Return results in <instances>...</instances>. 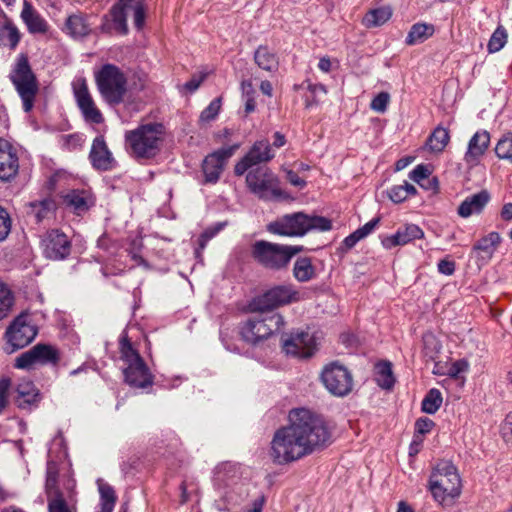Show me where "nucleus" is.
I'll list each match as a JSON object with an SVG mask.
<instances>
[{"label":"nucleus","instance_id":"nucleus-8","mask_svg":"<svg viewBox=\"0 0 512 512\" xmlns=\"http://www.w3.org/2000/svg\"><path fill=\"white\" fill-rule=\"evenodd\" d=\"M303 250L301 246L279 245L257 241L252 246V257L266 268L280 270L287 267L292 257Z\"/></svg>","mask_w":512,"mask_h":512},{"label":"nucleus","instance_id":"nucleus-34","mask_svg":"<svg viewBox=\"0 0 512 512\" xmlns=\"http://www.w3.org/2000/svg\"><path fill=\"white\" fill-rule=\"evenodd\" d=\"M64 203L76 212H82L93 204V198L86 191H70L63 196Z\"/></svg>","mask_w":512,"mask_h":512},{"label":"nucleus","instance_id":"nucleus-5","mask_svg":"<svg viewBox=\"0 0 512 512\" xmlns=\"http://www.w3.org/2000/svg\"><path fill=\"white\" fill-rule=\"evenodd\" d=\"M332 222L323 216H309L302 212L284 215L267 225V230L275 235L301 237L312 230L329 231Z\"/></svg>","mask_w":512,"mask_h":512},{"label":"nucleus","instance_id":"nucleus-55","mask_svg":"<svg viewBox=\"0 0 512 512\" xmlns=\"http://www.w3.org/2000/svg\"><path fill=\"white\" fill-rule=\"evenodd\" d=\"M389 101L390 95L387 92H381L372 99L370 107L376 112L384 113L387 110Z\"/></svg>","mask_w":512,"mask_h":512},{"label":"nucleus","instance_id":"nucleus-45","mask_svg":"<svg viewBox=\"0 0 512 512\" xmlns=\"http://www.w3.org/2000/svg\"><path fill=\"white\" fill-rule=\"evenodd\" d=\"M376 381L383 389H391L394 386L395 378L391 363L382 362L376 365Z\"/></svg>","mask_w":512,"mask_h":512},{"label":"nucleus","instance_id":"nucleus-21","mask_svg":"<svg viewBox=\"0 0 512 512\" xmlns=\"http://www.w3.org/2000/svg\"><path fill=\"white\" fill-rule=\"evenodd\" d=\"M424 237V231L418 225L410 223L398 229L394 234L384 236L381 239V244L385 249L390 250L396 246H404Z\"/></svg>","mask_w":512,"mask_h":512},{"label":"nucleus","instance_id":"nucleus-32","mask_svg":"<svg viewBox=\"0 0 512 512\" xmlns=\"http://www.w3.org/2000/svg\"><path fill=\"white\" fill-rule=\"evenodd\" d=\"M254 60L257 66L270 73H274L279 67L277 54L268 46H259L254 53Z\"/></svg>","mask_w":512,"mask_h":512},{"label":"nucleus","instance_id":"nucleus-38","mask_svg":"<svg viewBox=\"0 0 512 512\" xmlns=\"http://www.w3.org/2000/svg\"><path fill=\"white\" fill-rule=\"evenodd\" d=\"M468 366V362L463 359L457 361H447L445 363H436L433 369V373L436 375L456 378L460 373L467 371Z\"/></svg>","mask_w":512,"mask_h":512},{"label":"nucleus","instance_id":"nucleus-64","mask_svg":"<svg viewBox=\"0 0 512 512\" xmlns=\"http://www.w3.org/2000/svg\"><path fill=\"white\" fill-rule=\"evenodd\" d=\"M308 90L314 96H317L318 94L325 95L327 93L326 87L322 84H309Z\"/></svg>","mask_w":512,"mask_h":512},{"label":"nucleus","instance_id":"nucleus-40","mask_svg":"<svg viewBox=\"0 0 512 512\" xmlns=\"http://www.w3.org/2000/svg\"><path fill=\"white\" fill-rule=\"evenodd\" d=\"M65 32L74 38H80L89 33V26L82 15L74 14L67 18Z\"/></svg>","mask_w":512,"mask_h":512},{"label":"nucleus","instance_id":"nucleus-26","mask_svg":"<svg viewBox=\"0 0 512 512\" xmlns=\"http://www.w3.org/2000/svg\"><path fill=\"white\" fill-rule=\"evenodd\" d=\"M125 381L132 387L146 388L153 383V377L144 362L129 365L124 370Z\"/></svg>","mask_w":512,"mask_h":512},{"label":"nucleus","instance_id":"nucleus-63","mask_svg":"<svg viewBox=\"0 0 512 512\" xmlns=\"http://www.w3.org/2000/svg\"><path fill=\"white\" fill-rule=\"evenodd\" d=\"M241 90L245 98L254 97V87L250 81H243L241 83Z\"/></svg>","mask_w":512,"mask_h":512},{"label":"nucleus","instance_id":"nucleus-60","mask_svg":"<svg viewBox=\"0 0 512 512\" xmlns=\"http://www.w3.org/2000/svg\"><path fill=\"white\" fill-rule=\"evenodd\" d=\"M424 341L427 349H433L437 352L441 348L439 340L432 334L426 335Z\"/></svg>","mask_w":512,"mask_h":512},{"label":"nucleus","instance_id":"nucleus-12","mask_svg":"<svg viewBox=\"0 0 512 512\" xmlns=\"http://www.w3.org/2000/svg\"><path fill=\"white\" fill-rule=\"evenodd\" d=\"M324 387L333 395L343 397L353 389V376L347 367L339 362L326 364L320 374Z\"/></svg>","mask_w":512,"mask_h":512},{"label":"nucleus","instance_id":"nucleus-54","mask_svg":"<svg viewBox=\"0 0 512 512\" xmlns=\"http://www.w3.org/2000/svg\"><path fill=\"white\" fill-rule=\"evenodd\" d=\"M12 220L9 213L0 206V242L7 239L10 234Z\"/></svg>","mask_w":512,"mask_h":512},{"label":"nucleus","instance_id":"nucleus-61","mask_svg":"<svg viewBox=\"0 0 512 512\" xmlns=\"http://www.w3.org/2000/svg\"><path fill=\"white\" fill-rule=\"evenodd\" d=\"M501 219L505 222L512 221V203H506L503 205L500 212Z\"/></svg>","mask_w":512,"mask_h":512},{"label":"nucleus","instance_id":"nucleus-3","mask_svg":"<svg viewBox=\"0 0 512 512\" xmlns=\"http://www.w3.org/2000/svg\"><path fill=\"white\" fill-rule=\"evenodd\" d=\"M427 488L438 505L452 506L462 492V480L457 468L450 461L438 462L429 476Z\"/></svg>","mask_w":512,"mask_h":512},{"label":"nucleus","instance_id":"nucleus-22","mask_svg":"<svg viewBox=\"0 0 512 512\" xmlns=\"http://www.w3.org/2000/svg\"><path fill=\"white\" fill-rule=\"evenodd\" d=\"M489 144L490 134L486 130L477 131L468 143L464 157L466 163L471 166L476 165L487 151Z\"/></svg>","mask_w":512,"mask_h":512},{"label":"nucleus","instance_id":"nucleus-59","mask_svg":"<svg viewBox=\"0 0 512 512\" xmlns=\"http://www.w3.org/2000/svg\"><path fill=\"white\" fill-rule=\"evenodd\" d=\"M286 176H287V179L288 181L295 187H298V188H304L306 186V182L305 180H303L301 177H299V175L292 171V170H288L286 172Z\"/></svg>","mask_w":512,"mask_h":512},{"label":"nucleus","instance_id":"nucleus-51","mask_svg":"<svg viewBox=\"0 0 512 512\" xmlns=\"http://www.w3.org/2000/svg\"><path fill=\"white\" fill-rule=\"evenodd\" d=\"M222 109V97H217L201 112L199 121L209 123L217 118Z\"/></svg>","mask_w":512,"mask_h":512},{"label":"nucleus","instance_id":"nucleus-20","mask_svg":"<svg viewBox=\"0 0 512 512\" xmlns=\"http://www.w3.org/2000/svg\"><path fill=\"white\" fill-rule=\"evenodd\" d=\"M42 247L45 256L51 260L64 259L70 252L67 236L58 230H52L44 236Z\"/></svg>","mask_w":512,"mask_h":512},{"label":"nucleus","instance_id":"nucleus-44","mask_svg":"<svg viewBox=\"0 0 512 512\" xmlns=\"http://www.w3.org/2000/svg\"><path fill=\"white\" fill-rule=\"evenodd\" d=\"M15 297L10 287L0 280V322L13 311Z\"/></svg>","mask_w":512,"mask_h":512},{"label":"nucleus","instance_id":"nucleus-48","mask_svg":"<svg viewBox=\"0 0 512 512\" xmlns=\"http://www.w3.org/2000/svg\"><path fill=\"white\" fill-rule=\"evenodd\" d=\"M120 353L121 358L129 365H135L144 362L138 352L133 348L131 342L126 335H123L120 340Z\"/></svg>","mask_w":512,"mask_h":512},{"label":"nucleus","instance_id":"nucleus-28","mask_svg":"<svg viewBox=\"0 0 512 512\" xmlns=\"http://www.w3.org/2000/svg\"><path fill=\"white\" fill-rule=\"evenodd\" d=\"M265 299L272 306H282L299 301L300 296L291 286H277L266 292Z\"/></svg>","mask_w":512,"mask_h":512},{"label":"nucleus","instance_id":"nucleus-57","mask_svg":"<svg viewBox=\"0 0 512 512\" xmlns=\"http://www.w3.org/2000/svg\"><path fill=\"white\" fill-rule=\"evenodd\" d=\"M223 227V224H218L215 227L209 228L201 235L200 238V245L203 248L205 244L213 238Z\"/></svg>","mask_w":512,"mask_h":512},{"label":"nucleus","instance_id":"nucleus-14","mask_svg":"<svg viewBox=\"0 0 512 512\" xmlns=\"http://www.w3.org/2000/svg\"><path fill=\"white\" fill-rule=\"evenodd\" d=\"M58 351L51 345L37 344L14 360V367L21 370H31L37 366L56 363Z\"/></svg>","mask_w":512,"mask_h":512},{"label":"nucleus","instance_id":"nucleus-23","mask_svg":"<svg viewBox=\"0 0 512 512\" xmlns=\"http://www.w3.org/2000/svg\"><path fill=\"white\" fill-rule=\"evenodd\" d=\"M501 242L502 236L500 233L492 231L481 237L473 246L472 251L476 254V257L479 261L482 263H487L493 258Z\"/></svg>","mask_w":512,"mask_h":512},{"label":"nucleus","instance_id":"nucleus-2","mask_svg":"<svg viewBox=\"0 0 512 512\" xmlns=\"http://www.w3.org/2000/svg\"><path fill=\"white\" fill-rule=\"evenodd\" d=\"M77 483L72 473L59 476L55 462L47 464L45 495L48 512H77Z\"/></svg>","mask_w":512,"mask_h":512},{"label":"nucleus","instance_id":"nucleus-17","mask_svg":"<svg viewBox=\"0 0 512 512\" xmlns=\"http://www.w3.org/2000/svg\"><path fill=\"white\" fill-rule=\"evenodd\" d=\"M280 321L279 316L267 319L247 321L241 328V337L250 344H257L267 339L273 332V326Z\"/></svg>","mask_w":512,"mask_h":512},{"label":"nucleus","instance_id":"nucleus-30","mask_svg":"<svg viewBox=\"0 0 512 512\" xmlns=\"http://www.w3.org/2000/svg\"><path fill=\"white\" fill-rule=\"evenodd\" d=\"M21 18L27 29L33 34H44L48 31L47 22L33 9L32 5L24 1Z\"/></svg>","mask_w":512,"mask_h":512},{"label":"nucleus","instance_id":"nucleus-24","mask_svg":"<svg viewBox=\"0 0 512 512\" xmlns=\"http://www.w3.org/2000/svg\"><path fill=\"white\" fill-rule=\"evenodd\" d=\"M90 159L94 167L100 170L112 168L114 159L103 136L96 137L92 143Z\"/></svg>","mask_w":512,"mask_h":512},{"label":"nucleus","instance_id":"nucleus-18","mask_svg":"<svg viewBox=\"0 0 512 512\" xmlns=\"http://www.w3.org/2000/svg\"><path fill=\"white\" fill-rule=\"evenodd\" d=\"M273 157L270 144L267 141H257L248 153L235 164L234 172L237 176H242L250 167L267 162Z\"/></svg>","mask_w":512,"mask_h":512},{"label":"nucleus","instance_id":"nucleus-27","mask_svg":"<svg viewBox=\"0 0 512 512\" xmlns=\"http://www.w3.org/2000/svg\"><path fill=\"white\" fill-rule=\"evenodd\" d=\"M450 142V131L443 126H437L427 138L424 149L432 155H440Z\"/></svg>","mask_w":512,"mask_h":512},{"label":"nucleus","instance_id":"nucleus-49","mask_svg":"<svg viewBox=\"0 0 512 512\" xmlns=\"http://www.w3.org/2000/svg\"><path fill=\"white\" fill-rule=\"evenodd\" d=\"M416 192L417 190L412 184L405 182L402 185L393 186L388 192V197L394 203H402Z\"/></svg>","mask_w":512,"mask_h":512},{"label":"nucleus","instance_id":"nucleus-46","mask_svg":"<svg viewBox=\"0 0 512 512\" xmlns=\"http://www.w3.org/2000/svg\"><path fill=\"white\" fill-rule=\"evenodd\" d=\"M434 427V422L429 418H419L415 423V435L410 446L411 453L418 452V446L423 442L422 436L429 433Z\"/></svg>","mask_w":512,"mask_h":512},{"label":"nucleus","instance_id":"nucleus-50","mask_svg":"<svg viewBox=\"0 0 512 512\" xmlns=\"http://www.w3.org/2000/svg\"><path fill=\"white\" fill-rule=\"evenodd\" d=\"M508 34L503 26H498L492 33L488 44L487 50L489 53H496L500 51L507 43Z\"/></svg>","mask_w":512,"mask_h":512},{"label":"nucleus","instance_id":"nucleus-19","mask_svg":"<svg viewBox=\"0 0 512 512\" xmlns=\"http://www.w3.org/2000/svg\"><path fill=\"white\" fill-rule=\"evenodd\" d=\"M20 163L16 148L0 138V180L11 181L19 173Z\"/></svg>","mask_w":512,"mask_h":512},{"label":"nucleus","instance_id":"nucleus-47","mask_svg":"<svg viewBox=\"0 0 512 512\" xmlns=\"http://www.w3.org/2000/svg\"><path fill=\"white\" fill-rule=\"evenodd\" d=\"M442 402L441 392L436 388H432L422 400V411L427 414H435L441 407Z\"/></svg>","mask_w":512,"mask_h":512},{"label":"nucleus","instance_id":"nucleus-16","mask_svg":"<svg viewBox=\"0 0 512 512\" xmlns=\"http://www.w3.org/2000/svg\"><path fill=\"white\" fill-rule=\"evenodd\" d=\"M239 147V144H234L230 147L214 151L205 157L202 163V170L206 183H216L218 181L226 161Z\"/></svg>","mask_w":512,"mask_h":512},{"label":"nucleus","instance_id":"nucleus-41","mask_svg":"<svg viewBox=\"0 0 512 512\" xmlns=\"http://www.w3.org/2000/svg\"><path fill=\"white\" fill-rule=\"evenodd\" d=\"M499 160L512 164V132H506L497 140L494 148Z\"/></svg>","mask_w":512,"mask_h":512},{"label":"nucleus","instance_id":"nucleus-9","mask_svg":"<svg viewBox=\"0 0 512 512\" xmlns=\"http://www.w3.org/2000/svg\"><path fill=\"white\" fill-rule=\"evenodd\" d=\"M10 79L22 99L24 110L30 112L38 93V83L27 55H18L10 73Z\"/></svg>","mask_w":512,"mask_h":512},{"label":"nucleus","instance_id":"nucleus-36","mask_svg":"<svg viewBox=\"0 0 512 512\" xmlns=\"http://www.w3.org/2000/svg\"><path fill=\"white\" fill-rule=\"evenodd\" d=\"M20 41L18 28L9 19L0 23V45L15 49Z\"/></svg>","mask_w":512,"mask_h":512},{"label":"nucleus","instance_id":"nucleus-10","mask_svg":"<svg viewBox=\"0 0 512 512\" xmlns=\"http://www.w3.org/2000/svg\"><path fill=\"white\" fill-rule=\"evenodd\" d=\"M37 328L32 324L28 314L21 313L7 326L4 333L6 351L15 353L28 346L37 336Z\"/></svg>","mask_w":512,"mask_h":512},{"label":"nucleus","instance_id":"nucleus-15","mask_svg":"<svg viewBox=\"0 0 512 512\" xmlns=\"http://www.w3.org/2000/svg\"><path fill=\"white\" fill-rule=\"evenodd\" d=\"M249 189L262 198L277 195L278 179L267 168H257L250 171L246 177Z\"/></svg>","mask_w":512,"mask_h":512},{"label":"nucleus","instance_id":"nucleus-1","mask_svg":"<svg viewBox=\"0 0 512 512\" xmlns=\"http://www.w3.org/2000/svg\"><path fill=\"white\" fill-rule=\"evenodd\" d=\"M289 424L278 429L271 441V457L279 464L298 460L332 442L324 419L306 408L289 412Z\"/></svg>","mask_w":512,"mask_h":512},{"label":"nucleus","instance_id":"nucleus-35","mask_svg":"<svg viewBox=\"0 0 512 512\" xmlns=\"http://www.w3.org/2000/svg\"><path fill=\"white\" fill-rule=\"evenodd\" d=\"M293 276L299 282H308L316 277V268L309 257L298 258L293 265Z\"/></svg>","mask_w":512,"mask_h":512},{"label":"nucleus","instance_id":"nucleus-4","mask_svg":"<svg viewBox=\"0 0 512 512\" xmlns=\"http://www.w3.org/2000/svg\"><path fill=\"white\" fill-rule=\"evenodd\" d=\"M166 130L160 123H148L125 133L127 149L135 158L154 157L165 139Z\"/></svg>","mask_w":512,"mask_h":512},{"label":"nucleus","instance_id":"nucleus-11","mask_svg":"<svg viewBox=\"0 0 512 512\" xmlns=\"http://www.w3.org/2000/svg\"><path fill=\"white\" fill-rule=\"evenodd\" d=\"M319 344V337L309 328L291 332L283 338L281 347L289 357L306 359L312 357Z\"/></svg>","mask_w":512,"mask_h":512},{"label":"nucleus","instance_id":"nucleus-56","mask_svg":"<svg viewBox=\"0 0 512 512\" xmlns=\"http://www.w3.org/2000/svg\"><path fill=\"white\" fill-rule=\"evenodd\" d=\"M501 437L506 444L512 445V412L508 413L500 428Z\"/></svg>","mask_w":512,"mask_h":512},{"label":"nucleus","instance_id":"nucleus-33","mask_svg":"<svg viewBox=\"0 0 512 512\" xmlns=\"http://www.w3.org/2000/svg\"><path fill=\"white\" fill-rule=\"evenodd\" d=\"M434 33L435 26L433 24L419 22L411 27L405 42L408 45L420 44L431 38Z\"/></svg>","mask_w":512,"mask_h":512},{"label":"nucleus","instance_id":"nucleus-37","mask_svg":"<svg viewBox=\"0 0 512 512\" xmlns=\"http://www.w3.org/2000/svg\"><path fill=\"white\" fill-rule=\"evenodd\" d=\"M97 486L100 495L98 512H113L117 500L114 489L103 480H98Z\"/></svg>","mask_w":512,"mask_h":512},{"label":"nucleus","instance_id":"nucleus-29","mask_svg":"<svg viewBox=\"0 0 512 512\" xmlns=\"http://www.w3.org/2000/svg\"><path fill=\"white\" fill-rule=\"evenodd\" d=\"M16 392V402L21 408L30 407L40 401V392L30 380L24 379L20 381L17 385Z\"/></svg>","mask_w":512,"mask_h":512},{"label":"nucleus","instance_id":"nucleus-6","mask_svg":"<svg viewBox=\"0 0 512 512\" xmlns=\"http://www.w3.org/2000/svg\"><path fill=\"white\" fill-rule=\"evenodd\" d=\"M133 13L134 25L142 30L145 25L146 7L142 0H117L109 13L104 16L102 31L109 34L126 35L128 33L127 15Z\"/></svg>","mask_w":512,"mask_h":512},{"label":"nucleus","instance_id":"nucleus-58","mask_svg":"<svg viewBox=\"0 0 512 512\" xmlns=\"http://www.w3.org/2000/svg\"><path fill=\"white\" fill-rule=\"evenodd\" d=\"M438 271L441 274L450 276L455 271V263L453 261H450V260H441L438 263Z\"/></svg>","mask_w":512,"mask_h":512},{"label":"nucleus","instance_id":"nucleus-31","mask_svg":"<svg viewBox=\"0 0 512 512\" xmlns=\"http://www.w3.org/2000/svg\"><path fill=\"white\" fill-rule=\"evenodd\" d=\"M433 169L424 164L417 165L411 172H410V179L419 184L423 189L430 190L433 193H436L439 188V183L437 178H429L432 174Z\"/></svg>","mask_w":512,"mask_h":512},{"label":"nucleus","instance_id":"nucleus-25","mask_svg":"<svg viewBox=\"0 0 512 512\" xmlns=\"http://www.w3.org/2000/svg\"><path fill=\"white\" fill-rule=\"evenodd\" d=\"M490 194L482 190L467 197L458 207V215L462 218H468L475 214H480L490 201Z\"/></svg>","mask_w":512,"mask_h":512},{"label":"nucleus","instance_id":"nucleus-52","mask_svg":"<svg viewBox=\"0 0 512 512\" xmlns=\"http://www.w3.org/2000/svg\"><path fill=\"white\" fill-rule=\"evenodd\" d=\"M31 214L35 216L37 221H41L51 214L54 210V204L50 200H43L30 205Z\"/></svg>","mask_w":512,"mask_h":512},{"label":"nucleus","instance_id":"nucleus-43","mask_svg":"<svg viewBox=\"0 0 512 512\" xmlns=\"http://www.w3.org/2000/svg\"><path fill=\"white\" fill-rule=\"evenodd\" d=\"M379 218L372 219L364 224L362 227L355 230L343 240V245L346 249L353 248L360 240L367 237L378 225Z\"/></svg>","mask_w":512,"mask_h":512},{"label":"nucleus","instance_id":"nucleus-7","mask_svg":"<svg viewBox=\"0 0 512 512\" xmlns=\"http://www.w3.org/2000/svg\"><path fill=\"white\" fill-rule=\"evenodd\" d=\"M97 90L105 103L119 105L128 93V83L124 72L116 65L104 64L94 72Z\"/></svg>","mask_w":512,"mask_h":512},{"label":"nucleus","instance_id":"nucleus-13","mask_svg":"<svg viewBox=\"0 0 512 512\" xmlns=\"http://www.w3.org/2000/svg\"><path fill=\"white\" fill-rule=\"evenodd\" d=\"M72 90L84 120L93 124L103 123L104 117L90 93L87 80L83 77H77L72 82Z\"/></svg>","mask_w":512,"mask_h":512},{"label":"nucleus","instance_id":"nucleus-42","mask_svg":"<svg viewBox=\"0 0 512 512\" xmlns=\"http://www.w3.org/2000/svg\"><path fill=\"white\" fill-rule=\"evenodd\" d=\"M379 218L372 219L364 224L362 227L355 230L343 240V245L346 249L353 248L360 240L367 237L378 225Z\"/></svg>","mask_w":512,"mask_h":512},{"label":"nucleus","instance_id":"nucleus-53","mask_svg":"<svg viewBox=\"0 0 512 512\" xmlns=\"http://www.w3.org/2000/svg\"><path fill=\"white\" fill-rule=\"evenodd\" d=\"M11 386V378L7 376L0 377V414L8 406Z\"/></svg>","mask_w":512,"mask_h":512},{"label":"nucleus","instance_id":"nucleus-39","mask_svg":"<svg viewBox=\"0 0 512 512\" xmlns=\"http://www.w3.org/2000/svg\"><path fill=\"white\" fill-rule=\"evenodd\" d=\"M392 16L389 6L379 7L366 13L363 23L368 28L379 27L387 23Z\"/></svg>","mask_w":512,"mask_h":512},{"label":"nucleus","instance_id":"nucleus-62","mask_svg":"<svg viewBox=\"0 0 512 512\" xmlns=\"http://www.w3.org/2000/svg\"><path fill=\"white\" fill-rule=\"evenodd\" d=\"M201 82L202 80L200 78H192L183 85V89H185L189 93H193L199 88Z\"/></svg>","mask_w":512,"mask_h":512}]
</instances>
